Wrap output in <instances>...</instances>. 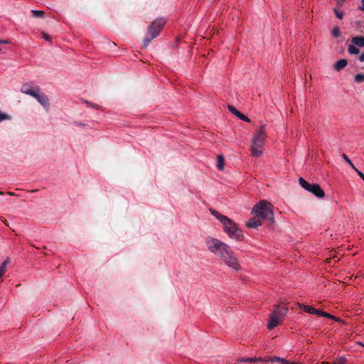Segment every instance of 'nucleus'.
<instances>
[{
  "mask_svg": "<svg viewBox=\"0 0 364 364\" xmlns=\"http://www.w3.org/2000/svg\"><path fill=\"white\" fill-rule=\"evenodd\" d=\"M21 91L23 93H25L26 95H29L32 97L35 96L36 92H40V89L38 87H32L29 85H23L21 89Z\"/></svg>",
  "mask_w": 364,
  "mask_h": 364,
  "instance_id": "obj_8",
  "label": "nucleus"
},
{
  "mask_svg": "<svg viewBox=\"0 0 364 364\" xmlns=\"http://www.w3.org/2000/svg\"><path fill=\"white\" fill-rule=\"evenodd\" d=\"M10 262V259L6 258L5 261L0 266V279L4 274L7 264Z\"/></svg>",
  "mask_w": 364,
  "mask_h": 364,
  "instance_id": "obj_19",
  "label": "nucleus"
},
{
  "mask_svg": "<svg viewBox=\"0 0 364 364\" xmlns=\"http://www.w3.org/2000/svg\"><path fill=\"white\" fill-rule=\"evenodd\" d=\"M348 64V62L346 59H341L336 62L334 64V68L335 70L339 71L344 68Z\"/></svg>",
  "mask_w": 364,
  "mask_h": 364,
  "instance_id": "obj_16",
  "label": "nucleus"
},
{
  "mask_svg": "<svg viewBox=\"0 0 364 364\" xmlns=\"http://www.w3.org/2000/svg\"><path fill=\"white\" fill-rule=\"evenodd\" d=\"M33 97H35L42 106H43L44 107H48V98L45 95H41L39 92H36Z\"/></svg>",
  "mask_w": 364,
  "mask_h": 364,
  "instance_id": "obj_9",
  "label": "nucleus"
},
{
  "mask_svg": "<svg viewBox=\"0 0 364 364\" xmlns=\"http://www.w3.org/2000/svg\"><path fill=\"white\" fill-rule=\"evenodd\" d=\"M252 214L261 220H268L272 223H274L272 205L265 200H261L255 205L252 210Z\"/></svg>",
  "mask_w": 364,
  "mask_h": 364,
  "instance_id": "obj_4",
  "label": "nucleus"
},
{
  "mask_svg": "<svg viewBox=\"0 0 364 364\" xmlns=\"http://www.w3.org/2000/svg\"><path fill=\"white\" fill-rule=\"evenodd\" d=\"M228 109L231 113L237 116L239 119L241 120L246 122H250V119L248 118L247 116L244 115L243 114L240 113L239 111H237L234 107L229 105Z\"/></svg>",
  "mask_w": 364,
  "mask_h": 364,
  "instance_id": "obj_10",
  "label": "nucleus"
},
{
  "mask_svg": "<svg viewBox=\"0 0 364 364\" xmlns=\"http://www.w3.org/2000/svg\"><path fill=\"white\" fill-rule=\"evenodd\" d=\"M11 119V116L0 111V122L4 120H10Z\"/></svg>",
  "mask_w": 364,
  "mask_h": 364,
  "instance_id": "obj_24",
  "label": "nucleus"
},
{
  "mask_svg": "<svg viewBox=\"0 0 364 364\" xmlns=\"http://www.w3.org/2000/svg\"><path fill=\"white\" fill-rule=\"evenodd\" d=\"M355 171L363 179V181H364V174L361 171H360L358 168H355Z\"/></svg>",
  "mask_w": 364,
  "mask_h": 364,
  "instance_id": "obj_28",
  "label": "nucleus"
},
{
  "mask_svg": "<svg viewBox=\"0 0 364 364\" xmlns=\"http://www.w3.org/2000/svg\"><path fill=\"white\" fill-rule=\"evenodd\" d=\"M43 38L46 39V41H49L50 40V37L49 36H48L47 34L46 33H43Z\"/></svg>",
  "mask_w": 364,
  "mask_h": 364,
  "instance_id": "obj_34",
  "label": "nucleus"
},
{
  "mask_svg": "<svg viewBox=\"0 0 364 364\" xmlns=\"http://www.w3.org/2000/svg\"><path fill=\"white\" fill-rule=\"evenodd\" d=\"M359 60H360V61H361V62H364V53H363L359 56Z\"/></svg>",
  "mask_w": 364,
  "mask_h": 364,
  "instance_id": "obj_33",
  "label": "nucleus"
},
{
  "mask_svg": "<svg viewBox=\"0 0 364 364\" xmlns=\"http://www.w3.org/2000/svg\"><path fill=\"white\" fill-rule=\"evenodd\" d=\"M211 213L221 222L225 232L230 238L242 240L244 235L242 230L239 229L237 225L230 218L220 214L216 210H211Z\"/></svg>",
  "mask_w": 364,
  "mask_h": 364,
  "instance_id": "obj_2",
  "label": "nucleus"
},
{
  "mask_svg": "<svg viewBox=\"0 0 364 364\" xmlns=\"http://www.w3.org/2000/svg\"><path fill=\"white\" fill-rule=\"evenodd\" d=\"M334 320L336 321H339V322L341 321V320L340 318H336V319H334Z\"/></svg>",
  "mask_w": 364,
  "mask_h": 364,
  "instance_id": "obj_38",
  "label": "nucleus"
},
{
  "mask_svg": "<svg viewBox=\"0 0 364 364\" xmlns=\"http://www.w3.org/2000/svg\"><path fill=\"white\" fill-rule=\"evenodd\" d=\"M334 13L336 16L337 18H338L339 19H342L343 17V13L341 12V11H339L336 9H334Z\"/></svg>",
  "mask_w": 364,
  "mask_h": 364,
  "instance_id": "obj_27",
  "label": "nucleus"
},
{
  "mask_svg": "<svg viewBox=\"0 0 364 364\" xmlns=\"http://www.w3.org/2000/svg\"><path fill=\"white\" fill-rule=\"evenodd\" d=\"M296 305L306 313L319 315L320 310L314 309L312 306L304 305L299 303H297Z\"/></svg>",
  "mask_w": 364,
  "mask_h": 364,
  "instance_id": "obj_11",
  "label": "nucleus"
},
{
  "mask_svg": "<svg viewBox=\"0 0 364 364\" xmlns=\"http://www.w3.org/2000/svg\"><path fill=\"white\" fill-rule=\"evenodd\" d=\"M88 105L90 107H93L97 109L100 108L99 105L97 104L88 103Z\"/></svg>",
  "mask_w": 364,
  "mask_h": 364,
  "instance_id": "obj_31",
  "label": "nucleus"
},
{
  "mask_svg": "<svg viewBox=\"0 0 364 364\" xmlns=\"http://www.w3.org/2000/svg\"><path fill=\"white\" fill-rule=\"evenodd\" d=\"M33 16L36 18H43L44 16V11L40 10H32Z\"/></svg>",
  "mask_w": 364,
  "mask_h": 364,
  "instance_id": "obj_20",
  "label": "nucleus"
},
{
  "mask_svg": "<svg viewBox=\"0 0 364 364\" xmlns=\"http://www.w3.org/2000/svg\"><path fill=\"white\" fill-rule=\"evenodd\" d=\"M276 318L277 317H275V316H270L269 323H268V328L269 329H273L274 327L277 326L282 321L279 319H277Z\"/></svg>",
  "mask_w": 364,
  "mask_h": 364,
  "instance_id": "obj_14",
  "label": "nucleus"
},
{
  "mask_svg": "<svg viewBox=\"0 0 364 364\" xmlns=\"http://www.w3.org/2000/svg\"><path fill=\"white\" fill-rule=\"evenodd\" d=\"M8 194H9V195H10V196H14V195H15V194H14V193H12V192H9V193H8Z\"/></svg>",
  "mask_w": 364,
  "mask_h": 364,
  "instance_id": "obj_37",
  "label": "nucleus"
},
{
  "mask_svg": "<svg viewBox=\"0 0 364 364\" xmlns=\"http://www.w3.org/2000/svg\"><path fill=\"white\" fill-rule=\"evenodd\" d=\"M0 43H8V41H4V40H0Z\"/></svg>",
  "mask_w": 364,
  "mask_h": 364,
  "instance_id": "obj_36",
  "label": "nucleus"
},
{
  "mask_svg": "<svg viewBox=\"0 0 364 364\" xmlns=\"http://www.w3.org/2000/svg\"><path fill=\"white\" fill-rule=\"evenodd\" d=\"M287 312V308L285 306H275L274 310L270 315L271 316H275L276 318L279 319L280 321H283Z\"/></svg>",
  "mask_w": 364,
  "mask_h": 364,
  "instance_id": "obj_7",
  "label": "nucleus"
},
{
  "mask_svg": "<svg viewBox=\"0 0 364 364\" xmlns=\"http://www.w3.org/2000/svg\"><path fill=\"white\" fill-rule=\"evenodd\" d=\"M267 361H269V362H272V363H274V362H279L282 364H288V360H285L282 358H280V357H277V356H272V357H269L268 359H267Z\"/></svg>",
  "mask_w": 364,
  "mask_h": 364,
  "instance_id": "obj_17",
  "label": "nucleus"
},
{
  "mask_svg": "<svg viewBox=\"0 0 364 364\" xmlns=\"http://www.w3.org/2000/svg\"><path fill=\"white\" fill-rule=\"evenodd\" d=\"M343 158L349 164V166L355 171V168H356L355 167L350 159L347 156V155L343 154Z\"/></svg>",
  "mask_w": 364,
  "mask_h": 364,
  "instance_id": "obj_25",
  "label": "nucleus"
},
{
  "mask_svg": "<svg viewBox=\"0 0 364 364\" xmlns=\"http://www.w3.org/2000/svg\"><path fill=\"white\" fill-rule=\"evenodd\" d=\"M346 0H337V4L339 5H342Z\"/></svg>",
  "mask_w": 364,
  "mask_h": 364,
  "instance_id": "obj_35",
  "label": "nucleus"
},
{
  "mask_svg": "<svg viewBox=\"0 0 364 364\" xmlns=\"http://www.w3.org/2000/svg\"><path fill=\"white\" fill-rule=\"evenodd\" d=\"M358 9L364 12V0H360V5L358 6Z\"/></svg>",
  "mask_w": 364,
  "mask_h": 364,
  "instance_id": "obj_29",
  "label": "nucleus"
},
{
  "mask_svg": "<svg viewBox=\"0 0 364 364\" xmlns=\"http://www.w3.org/2000/svg\"><path fill=\"white\" fill-rule=\"evenodd\" d=\"M3 194V192L0 191V195H2Z\"/></svg>",
  "mask_w": 364,
  "mask_h": 364,
  "instance_id": "obj_40",
  "label": "nucleus"
},
{
  "mask_svg": "<svg viewBox=\"0 0 364 364\" xmlns=\"http://www.w3.org/2000/svg\"><path fill=\"white\" fill-rule=\"evenodd\" d=\"M267 134L264 124L254 134L252 139L250 151L252 155L255 157H259L263 154V149Z\"/></svg>",
  "mask_w": 364,
  "mask_h": 364,
  "instance_id": "obj_3",
  "label": "nucleus"
},
{
  "mask_svg": "<svg viewBox=\"0 0 364 364\" xmlns=\"http://www.w3.org/2000/svg\"><path fill=\"white\" fill-rule=\"evenodd\" d=\"M254 362H264L265 360L262 358H252Z\"/></svg>",
  "mask_w": 364,
  "mask_h": 364,
  "instance_id": "obj_30",
  "label": "nucleus"
},
{
  "mask_svg": "<svg viewBox=\"0 0 364 364\" xmlns=\"http://www.w3.org/2000/svg\"><path fill=\"white\" fill-rule=\"evenodd\" d=\"M165 24L166 21L164 18H158L152 22L148 28L147 35L144 39L143 48H147L149 43L159 36Z\"/></svg>",
  "mask_w": 364,
  "mask_h": 364,
  "instance_id": "obj_5",
  "label": "nucleus"
},
{
  "mask_svg": "<svg viewBox=\"0 0 364 364\" xmlns=\"http://www.w3.org/2000/svg\"><path fill=\"white\" fill-rule=\"evenodd\" d=\"M217 166L219 170H223L224 168L223 158L222 156H219L218 158Z\"/></svg>",
  "mask_w": 364,
  "mask_h": 364,
  "instance_id": "obj_22",
  "label": "nucleus"
},
{
  "mask_svg": "<svg viewBox=\"0 0 364 364\" xmlns=\"http://www.w3.org/2000/svg\"><path fill=\"white\" fill-rule=\"evenodd\" d=\"M241 362H252L253 361V359L252 358H242L240 360Z\"/></svg>",
  "mask_w": 364,
  "mask_h": 364,
  "instance_id": "obj_32",
  "label": "nucleus"
},
{
  "mask_svg": "<svg viewBox=\"0 0 364 364\" xmlns=\"http://www.w3.org/2000/svg\"><path fill=\"white\" fill-rule=\"evenodd\" d=\"M320 316H323V317H326V318H331V319H336V317L328 313H326L325 311H319V315Z\"/></svg>",
  "mask_w": 364,
  "mask_h": 364,
  "instance_id": "obj_23",
  "label": "nucleus"
},
{
  "mask_svg": "<svg viewBox=\"0 0 364 364\" xmlns=\"http://www.w3.org/2000/svg\"><path fill=\"white\" fill-rule=\"evenodd\" d=\"M260 220L261 219L259 218H252L247 222L246 225L250 228H257V227L261 225Z\"/></svg>",
  "mask_w": 364,
  "mask_h": 364,
  "instance_id": "obj_12",
  "label": "nucleus"
},
{
  "mask_svg": "<svg viewBox=\"0 0 364 364\" xmlns=\"http://www.w3.org/2000/svg\"><path fill=\"white\" fill-rule=\"evenodd\" d=\"M205 245L208 250L216 255L225 265L235 272L242 269L237 257L228 244L217 238L209 237L205 240Z\"/></svg>",
  "mask_w": 364,
  "mask_h": 364,
  "instance_id": "obj_1",
  "label": "nucleus"
},
{
  "mask_svg": "<svg viewBox=\"0 0 364 364\" xmlns=\"http://www.w3.org/2000/svg\"><path fill=\"white\" fill-rule=\"evenodd\" d=\"M351 42L358 47H364V37L355 36L351 38Z\"/></svg>",
  "mask_w": 364,
  "mask_h": 364,
  "instance_id": "obj_15",
  "label": "nucleus"
},
{
  "mask_svg": "<svg viewBox=\"0 0 364 364\" xmlns=\"http://www.w3.org/2000/svg\"><path fill=\"white\" fill-rule=\"evenodd\" d=\"M355 81L358 83H360L364 82V74L360 73L357 74L354 77Z\"/></svg>",
  "mask_w": 364,
  "mask_h": 364,
  "instance_id": "obj_21",
  "label": "nucleus"
},
{
  "mask_svg": "<svg viewBox=\"0 0 364 364\" xmlns=\"http://www.w3.org/2000/svg\"><path fill=\"white\" fill-rule=\"evenodd\" d=\"M340 34H341L340 30L338 27H335L332 29V35L334 37H338L340 36Z\"/></svg>",
  "mask_w": 364,
  "mask_h": 364,
  "instance_id": "obj_26",
  "label": "nucleus"
},
{
  "mask_svg": "<svg viewBox=\"0 0 364 364\" xmlns=\"http://www.w3.org/2000/svg\"><path fill=\"white\" fill-rule=\"evenodd\" d=\"M299 184L305 190L312 193L318 198H323L325 195L323 190L316 183H309L306 181L303 178H299Z\"/></svg>",
  "mask_w": 364,
  "mask_h": 364,
  "instance_id": "obj_6",
  "label": "nucleus"
},
{
  "mask_svg": "<svg viewBox=\"0 0 364 364\" xmlns=\"http://www.w3.org/2000/svg\"><path fill=\"white\" fill-rule=\"evenodd\" d=\"M38 190L36 189V190H32L31 192H36Z\"/></svg>",
  "mask_w": 364,
  "mask_h": 364,
  "instance_id": "obj_39",
  "label": "nucleus"
},
{
  "mask_svg": "<svg viewBox=\"0 0 364 364\" xmlns=\"http://www.w3.org/2000/svg\"><path fill=\"white\" fill-rule=\"evenodd\" d=\"M348 51L351 55H357L360 52L357 46L354 45L353 43L348 46Z\"/></svg>",
  "mask_w": 364,
  "mask_h": 364,
  "instance_id": "obj_18",
  "label": "nucleus"
},
{
  "mask_svg": "<svg viewBox=\"0 0 364 364\" xmlns=\"http://www.w3.org/2000/svg\"><path fill=\"white\" fill-rule=\"evenodd\" d=\"M276 318L277 317H275V316H270L269 323H268V328L269 329H273L274 327L277 326L282 321L279 319H277Z\"/></svg>",
  "mask_w": 364,
  "mask_h": 364,
  "instance_id": "obj_13",
  "label": "nucleus"
}]
</instances>
